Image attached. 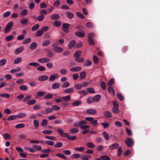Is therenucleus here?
Segmentation results:
<instances>
[{"label": "nucleus", "instance_id": "obj_55", "mask_svg": "<svg viewBox=\"0 0 160 160\" xmlns=\"http://www.w3.org/2000/svg\"><path fill=\"white\" fill-rule=\"evenodd\" d=\"M7 61L5 59H3L0 60V66H2L6 63Z\"/></svg>", "mask_w": 160, "mask_h": 160}, {"label": "nucleus", "instance_id": "obj_44", "mask_svg": "<svg viewBox=\"0 0 160 160\" xmlns=\"http://www.w3.org/2000/svg\"><path fill=\"white\" fill-rule=\"evenodd\" d=\"M87 91L90 93H94L95 92V90L92 88H88L87 89Z\"/></svg>", "mask_w": 160, "mask_h": 160}, {"label": "nucleus", "instance_id": "obj_30", "mask_svg": "<svg viewBox=\"0 0 160 160\" xmlns=\"http://www.w3.org/2000/svg\"><path fill=\"white\" fill-rule=\"evenodd\" d=\"M66 14L67 17L69 19H72L74 16L73 13L70 12H66Z\"/></svg>", "mask_w": 160, "mask_h": 160}, {"label": "nucleus", "instance_id": "obj_2", "mask_svg": "<svg viewBox=\"0 0 160 160\" xmlns=\"http://www.w3.org/2000/svg\"><path fill=\"white\" fill-rule=\"evenodd\" d=\"M13 22L11 21L9 22L7 25L5 30H4V32L5 33H8L9 32L10 30H11L12 27L13 26Z\"/></svg>", "mask_w": 160, "mask_h": 160}, {"label": "nucleus", "instance_id": "obj_26", "mask_svg": "<svg viewBox=\"0 0 160 160\" xmlns=\"http://www.w3.org/2000/svg\"><path fill=\"white\" fill-rule=\"evenodd\" d=\"M78 132V129L76 128H71L69 130V132L71 134H74Z\"/></svg>", "mask_w": 160, "mask_h": 160}, {"label": "nucleus", "instance_id": "obj_6", "mask_svg": "<svg viewBox=\"0 0 160 160\" xmlns=\"http://www.w3.org/2000/svg\"><path fill=\"white\" fill-rule=\"evenodd\" d=\"M49 61V58H39L38 61L41 63H45L48 62Z\"/></svg>", "mask_w": 160, "mask_h": 160}, {"label": "nucleus", "instance_id": "obj_64", "mask_svg": "<svg viewBox=\"0 0 160 160\" xmlns=\"http://www.w3.org/2000/svg\"><path fill=\"white\" fill-rule=\"evenodd\" d=\"M70 85V83L68 82H65L62 85V87L63 88H66L68 87Z\"/></svg>", "mask_w": 160, "mask_h": 160}, {"label": "nucleus", "instance_id": "obj_8", "mask_svg": "<svg viewBox=\"0 0 160 160\" xmlns=\"http://www.w3.org/2000/svg\"><path fill=\"white\" fill-rule=\"evenodd\" d=\"M74 34L76 36L81 38H82L85 36V33L83 31H81L75 32Z\"/></svg>", "mask_w": 160, "mask_h": 160}, {"label": "nucleus", "instance_id": "obj_45", "mask_svg": "<svg viewBox=\"0 0 160 160\" xmlns=\"http://www.w3.org/2000/svg\"><path fill=\"white\" fill-rule=\"evenodd\" d=\"M25 125L23 123H20L17 124L15 127L16 128H24L25 127Z\"/></svg>", "mask_w": 160, "mask_h": 160}, {"label": "nucleus", "instance_id": "obj_29", "mask_svg": "<svg viewBox=\"0 0 160 160\" xmlns=\"http://www.w3.org/2000/svg\"><path fill=\"white\" fill-rule=\"evenodd\" d=\"M71 99V96L70 95H68L65 97H62V99L63 101H69Z\"/></svg>", "mask_w": 160, "mask_h": 160}, {"label": "nucleus", "instance_id": "obj_60", "mask_svg": "<svg viewBox=\"0 0 160 160\" xmlns=\"http://www.w3.org/2000/svg\"><path fill=\"white\" fill-rule=\"evenodd\" d=\"M44 18V17L43 15H41L37 17V20L38 21H41L43 20Z\"/></svg>", "mask_w": 160, "mask_h": 160}, {"label": "nucleus", "instance_id": "obj_23", "mask_svg": "<svg viewBox=\"0 0 160 160\" xmlns=\"http://www.w3.org/2000/svg\"><path fill=\"white\" fill-rule=\"evenodd\" d=\"M103 137L106 140H108L109 139V137L108 134L106 132H102Z\"/></svg>", "mask_w": 160, "mask_h": 160}, {"label": "nucleus", "instance_id": "obj_13", "mask_svg": "<svg viewBox=\"0 0 160 160\" xmlns=\"http://www.w3.org/2000/svg\"><path fill=\"white\" fill-rule=\"evenodd\" d=\"M37 47V43L35 42H34L31 43L29 46V48L31 50H33L35 49Z\"/></svg>", "mask_w": 160, "mask_h": 160}, {"label": "nucleus", "instance_id": "obj_41", "mask_svg": "<svg viewBox=\"0 0 160 160\" xmlns=\"http://www.w3.org/2000/svg\"><path fill=\"white\" fill-rule=\"evenodd\" d=\"M81 102L80 101H77L73 102L72 103V105L74 106H78L81 104Z\"/></svg>", "mask_w": 160, "mask_h": 160}, {"label": "nucleus", "instance_id": "obj_50", "mask_svg": "<svg viewBox=\"0 0 160 160\" xmlns=\"http://www.w3.org/2000/svg\"><path fill=\"white\" fill-rule=\"evenodd\" d=\"M43 33V32L42 30L40 29L36 33V36L38 37H40L42 35Z\"/></svg>", "mask_w": 160, "mask_h": 160}, {"label": "nucleus", "instance_id": "obj_54", "mask_svg": "<svg viewBox=\"0 0 160 160\" xmlns=\"http://www.w3.org/2000/svg\"><path fill=\"white\" fill-rule=\"evenodd\" d=\"M78 93L80 94L83 96L88 94L87 92L86 91L84 90H80L78 92Z\"/></svg>", "mask_w": 160, "mask_h": 160}, {"label": "nucleus", "instance_id": "obj_63", "mask_svg": "<svg viewBox=\"0 0 160 160\" xmlns=\"http://www.w3.org/2000/svg\"><path fill=\"white\" fill-rule=\"evenodd\" d=\"M70 26V24L68 23H64L62 25V28H68Z\"/></svg>", "mask_w": 160, "mask_h": 160}, {"label": "nucleus", "instance_id": "obj_33", "mask_svg": "<svg viewBox=\"0 0 160 160\" xmlns=\"http://www.w3.org/2000/svg\"><path fill=\"white\" fill-rule=\"evenodd\" d=\"M60 84L59 83H54L52 85V88L53 89H56L60 87Z\"/></svg>", "mask_w": 160, "mask_h": 160}, {"label": "nucleus", "instance_id": "obj_49", "mask_svg": "<svg viewBox=\"0 0 160 160\" xmlns=\"http://www.w3.org/2000/svg\"><path fill=\"white\" fill-rule=\"evenodd\" d=\"M0 96L6 98H9L10 96L9 94L8 93H2L0 94Z\"/></svg>", "mask_w": 160, "mask_h": 160}, {"label": "nucleus", "instance_id": "obj_18", "mask_svg": "<svg viewBox=\"0 0 160 160\" xmlns=\"http://www.w3.org/2000/svg\"><path fill=\"white\" fill-rule=\"evenodd\" d=\"M74 92V89L73 88H70L66 89L64 92L66 93H72Z\"/></svg>", "mask_w": 160, "mask_h": 160}, {"label": "nucleus", "instance_id": "obj_46", "mask_svg": "<svg viewBox=\"0 0 160 160\" xmlns=\"http://www.w3.org/2000/svg\"><path fill=\"white\" fill-rule=\"evenodd\" d=\"M75 60L76 61L80 63L83 62L84 61V59L82 58H80V57L75 58Z\"/></svg>", "mask_w": 160, "mask_h": 160}, {"label": "nucleus", "instance_id": "obj_5", "mask_svg": "<svg viewBox=\"0 0 160 160\" xmlns=\"http://www.w3.org/2000/svg\"><path fill=\"white\" fill-rule=\"evenodd\" d=\"M125 143L127 146L131 147L133 144L132 139L130 138H127L125 140Z\"/></svg>", "mask_w": 160, "mask_h": 160}, {"label": "nucleus", "instance_id": "obj_31", "mask_svg": "<svg viewBox=\"0 0 160 160\" xmlns=\"http://www.w3.org/2000/svg\"><path fill=\"white\" fill-rule=\"evenodd\" d=\"M74 87L77 90H79L82 88V85L81 83L77 84L74 85Z\"/></svg>", "mask_w": 160, "mask_h": 160}, {"label": "nucleus", "instance_id": "obj_42", "mask_svg": "<svg viewBox=\"0 0 160 160\" xmlns=\"http://www.w3.org/2000/svg\"><path fill=\"white\" fill-rule=\"evenodd\" d=\"M39 25L38 24H36L32 27V30L33 31H35L37 30L39 28Z\"/></svg>", "mask_w": 160, "mask_h": 160}, {"label": "nucleus", "instance_id": "obj_16", "mask_svg": "<svg viewBox=\"0 0 160 160\" xmlns=\"http://www.w3.org/2000/svg\"><path fill=\"white\" fill-rule=\"evenodd\" d=\"M104 116L105 117L110 118L112 116L111 113L109 111H106L104 112Z\"/></svg>", "mask_w": 160, "mask_h": 160}, {"label": "nucleus", "instance_id": "obj_1", "mask_svg": "<svg viewBox=\"0 0 160 160\" xmlns=\"http://www.w3.org/2000/svg\"><path fill=\"white\" fill-rule=\"evenodd\" d=\"M86 120L90 122V124L95 126L98 124V121L97 120H94L92 117H87L85 119Z\"/></svg>", "mask_w": 160, "mask_h": 160}, {"label": "nucleus", "instance_id": "obj_47", "mask_svg": "<svg viewBox=\"0 0 160 160\" xmlns=\"http://www.w3.org/2000/svg\"><path fill=\"white\" fill-rule=\"evenodd\" d=\"M34 126L35 128H38L39 126V122L36 119L33 120Z\"/></svg>", "mask_w": 160, "mask_h": 160}, {"label": "nucleus", "instance_id": "obj_35", "mask_svg": "<svg viewBox=\"0 0 160 160\" xmlns=\"http://www.w3.org/2000/svg\"><path fill=\"white\" fill-rule=\"evenodd\" d=\"M17 118V115H13L9 116L7 119L9 121L14 120Z\"/></svg>", "mask_w": 160, "mask_h": 160}, {"label": "nucleus", "instance_id": "obj_57", "mask_svg": "<svg viewBox=\"0 0 160 160\" xmlns=\"http://www.w3.org/2000/svg\"><path fill=\"white\" fill-rule=\"evenodd\" d=\"M77 15L78 17L81 19L84 18H85V17L83 14L79 12H77Z\"/></svg>", "mask_w": 160, "mask_h": 160}, {"label": "nucleus", "instance_id": "obj_11", "mask_svg": "<svg viewBox=\"0 0 160 160\" xmlns=\"http://www.w3.org/2000/svg\"><path fill=\"white\" fill-rule=\"evenodd\" d=\"M82 69L81 67L78 66L72 67L70 69V70L72 72H77L80 71Z\"/></svg>", "mask_w": 160, "mask_h": 160}, {"label": "nucleus", "instance_id": "obj_14", "mask_svg": "<svg viewBox=\"0 0 160 160\" xmlns=\"http://www.w3.org/2000/svg\"><path fill=\"white\" fill-rule=\"evenodd\" d=\"M82 53V52L81 51L78 50L76 51L74 54V57L75 58L80 57Z\"/></svg>", "mask_w": 160, "mask_h": 160}, {"label": "nucleus", "instance_id": "obj_27", "mask_svg": "<svg viewBox=\"0 0 160 160\" xmlns=\"http://www.w3.org/2000/svg\"><path fill=\"white\" fill-rule=\"evenodd\" d=\"M59 77V75L58 74L56 73L51 75V81H53L56 78H57Z\"/></svg>", "mask_w": 160, "mask_h": 160}, {"label": "nucleus", "instance_id": "obj_12", "mask_svg": "<svg viewBox=\"0 0 160 160\" xmlns=\"http://www.w3.org/2000/svg\"><path fill=\"white\" fill-rule=\"evenodd\" d=\"M86 112L90 114H95L97 112V111L94 109H90L87 110Z\"/></svg>", "mask_w": 160, "mask_h": 160}, {"label": "nucleus", "instance_id": "obj_39", "mask_svg": "<svg viewBox=\"0 0 160 160\" xmlns=\"http://www.w3.org/2000/svg\"><path fill=\"white\" fill-rule=\"evenodd\" d=\"M92 64V62L89 60H87L84 63L83 65L85 66H88L91 65Z\"/></svg>", "mask_w": 160, "mask_h": 160}, {"label": "nucleus", "instance_id": "obj_38", "mask_svg": "<svg viewBox=\"0 0 160 160\" xmlns=\"http://www.w3.org/2000/svg\"><path fill=\"white\" fill-rule=\"evenodd\" d=\"M31 41V39L30 38H26L22 42V43L23 44H26L30 42Z\"/></svg>", "mask_w": 160, "mask_h": 160}, {"label": "nucleus", "instance_id": "obj_48", "mask_svg": "<svg viewBox=\"0 0 160 160\" xmlns=\"http://www.w3.org/2000/svg\"><path fill=\"white\" fill-rule=\"evenodd\" d=\"M36 102V101L35 99H32L29 100V101L28 102L27 104L29 105H32Z\"/></svg>", "mask_w": 160, "mask_h": 160}, {"label": "nucleus", "instance_id": "obj_34", "mask_svg": "<svg viewBox=\"0 0 160 160\" xmlns=\"http://www.w3.org/2000/svg\"><path fill=\"white\" fill-rule=\"evenodd\" d=\"M88 147L91 148H93L95 147L94 144L92 142H89L87 143Z\"/></svg>", "mask_w": 160, "mask_h": 160}, {"label": "nucleus", "instance_id": "obj_62", "mask_svg": "<svg viewBox=\"0 0 160 160\" xmlns=\"http://www.w3.org/2000/svg\"><path fill=\"white\" fill-rule=\"evenodd\" d=\"M11 14V12L10 11L5 12L3 13V17L4 18H7Z\"/></svg>", "mask_w": 160, "mask_h": 160}, {"label": "nucleus", "instance_id": "obj_56", "mask_svg": "<svg viewBox=\"0 0 160 160\" xmlns=\"http://www.w3.org/2000/svg\"><path fill=\"white\" fill-rule=\"evenodd\" d=\"M87 102L89 104H91L94 102L93 97H89L87 99Z\"/></svg>", "mask_w": 160, "mask_h": 160}, {"label": "nucleus", "instance_id": "obj_10", "mask_svg": "<svg viewBox=\"0 0 160 160\" xmlns=\"http://www.w3.org/2000/svg\"><path fill=\"white\" fill-rule=\"evenodd\" d=\"M76 44V41L74 40L71 41L68 44V48L69 49H71L74 47Z\"/></svg>", "mask_w": 160, "mask_h": 160}, {"label": "nucleus", "instance_id": "obj_52", "mask_svg": "<svg viewBox=\"0 0 160 160\" xmlns=\"http://www.w3.org/2000/svg\"><path fill=\"white\" fill-rule=\"evenodd\" d=\"M80 157V155L78 153H76L73 154L71 156L72 158L74 159H78Z\"/></svg>", "mask_w": 160, "mask_h": 160}, {"label": "nucleus", "instance_id": "obj_21", "mask_svg": "<svg viewBox=\"0 0 160 160\" xmlns=\"http://www.w3.org/2000/svg\"><path fill=\"white\" fill-rule=\"evenodd\" d=\"M22 60V58L21 57H18L15 59L14 63L15 64H18L21 62Z\"/></svg>", "mask_w": 160, "mask_h": 160}, {"label": "nucleus", "instance_id": "obj_37", "mask_svg": "<svg viewBox=\"0 0 160 160\" xmlns=\"http://www.w3.org/2000/svg\"><path fill=\"white\" fill-rule=\"evenodd\" d=\"M32 147L36 150L40 151L42 150V147L39 145H34Z\"/></svg>", "mask_w": 160, "mask_h": 160}, {"label": "nucleus", "instance_id": "obj_59", "mask_svg": "<svg viewBox=\"0 0 160 160\" xmlns=\"http://www.w3.org/2000/svg\"><path fill=\"white\" fill-rule=\"evenodd\" d=\"M62 143L61 142H58L56 143L54 145V147L57 148H59L62 146Z\"/></svg>", "mask_w": 160, "mask_h": 160}, {"label": "nucleus", "instance_id": "obj_3", "mask_svg": "<svg viewBox=\"0 0 160 160\" xmlns=\"http://www.w3.org/2000/svg\"><path fill=\"white\" fill-rule=\"evenodd\" d=\"M54 51L58 53H60L63 51V49L62 48L58 47L57 45L54 44L52 45Z\"/></svg>", "mask_w": 160, "mask_h": 160}, {"label": "nucleus", "instance_id": "obj_28", "mask_svg": "<svg viewBox=\"0 0 160 160\" xmlns=\"http://www.w3.org/2000/svg\"><path fill=\"white\" fill-rule=\"evenodd\" d=\"M19 89L22 91H26L28 89V87L26 85H23L20 86L19 87Z\"/></svg>", "mask_w": 160, "mask_h": 160}, {"label": "nucleus", "instance_id": "obj_40", "mask_svg": "<svg viewBox=\"0 0 160 160\" xmlns=\"http://www.w3.org/2000/svg\"><path fill=\"white\" fill-rule=\"evenodd\" d=\"M100 86L103 90L106 89V83L102 81L101 82Z\"/></svg>", "mask_w": 160, "mask_h": 160}, {"label": "nucleus", "instance_id": "obj_36", "mask_svg": "<svg viewBox=\"0 0 160 160\" xmlns=\"http://www.w3.org/2000/svg\"><path fill=\"white\" fill-rule=\"evenodd\" d=\"M26 116V114L24 113H19L17 115V118H24Z\"/></svg>", "mask_w": 160, "mask_h": 160}, {"label": "nucleus", "instance_id": "obj_61", "mask_svg": "<svg viewBox=\"0 0 160 160\" xmlns=\"http://www.w3.org/2000/svg\"><path fill=\"white\" fill-rule=\"evenodd\" d=\"M57 156L61 158H62L66 159L67 158L63 154L58 153L56 154Z\"/></svg>", "mask_w": 160, "mask_h": 160}, {"label": "nucleus", "instance_id": "obj_7", "mask_svg": "<svg viewBox=\"0 0 160 160\" xmlns=\"http://www.w3.org/2000/svg\"><path fill=\"white\" fill-rule=\"evenodd\" d=\"M48 78V76L43 75L39 76L38 79L40 81L43 82L47 80Z\"/></svg>", "mask_w": 160, "mask_h": 160}, {"label": "nucleus", "instance_id": "obj_15", "mask_svg": "<svg viewBox=\"0 0 160 160\" xmlns=\"http://www.w3.org/2000/svg\"><path fill=\"white\" fill-rule=\"evenodd\" d=\"M101 98V97L100 95L98 94L95 95V96L93 97L94 102H99Z\"/></svg>", "mask_w": 160, "mask_h": 160}, {"label": "nucleus", "instance_id": "obj_53", "mask_svg": "<svg viewBox=\"0 0 160 160\" xmlns=\"http://www.w3.org/2000/svg\"><path fill=\"white\" fill-rule=\"evenodd\" d=\"M85 149V148L83 147L76 148H75V150L80 152H83L84 150Z\"/></svg>", "mask_w": 160, "mask_h": 160}, {"label": "nucleus", "instance_id": "obj_25", "mask_svg": "<svg viewBox=\"0 0 160 160\" xmlns=\"http://www.w3.org/2000/svg\"><path fill=\"white\" fill-rule=\"evenodd\" d=\"M86 72L85 71L82 72L80 74V79H83L85 78L86 77Z\"/></svg>", "mask_w": 160, "mask_h": 160}, {"label": "nucleus", "instance_id": "obj_51", "mask_svg": "<svg viewBox=\"0 0 160 160\" xmlns=\"http://www.w3.org/2000/svg\"><path fill=\"white\" fill-rule=\"evenodd\" d=\"M101 158L103 160H111L110 158L107 155H103L101 156Z\"/></svg>", "mask_w": 160, "mask_h": 160}, {"label": "nucleus", "instance_id": "obj_43", "mask_svg": "<svg viewBox=\"0 0 160 160\" xmlns=\"http://www.w3.org/2000/svg\"><path fill=\"white\" fill-rule=\"evenodd\" d=\"M20 22L22 24H27L28 22V20L27 19H21Z\"/></svg>", "mask_w": 160, "mask_h": 160}, {"label": "nucleus", "instance_id": "obj_58", "mask_svg": "<svg viewBox=\"0 0 160 160\" xmlns=\"http://www.w3.org/2000/svg\"><path fill=\"white\" fill-rule=\"evenodd\" d=\"M4 138L5 139H8L10 138L11 136L8 133H5L3 135Z\"/></svg>", "mask_w": 160, "mask_h": 160}, {"label": "nucleus", "instance_id": "obj_19", "mask_svg": "<svg viewBox=\"0 0 160 160\" xmlns=\"http://www.w3.org/2000/svg\"><path fill=\"white\" fill-rule=\"evenodd\" d=\"M28 13V10L27 9H25L22 10L20 12V15L22 17L26 16Z\"/></svg>", "mask_w": 160, "mask_h": 160}, {"label": "nucleus", "instance_id": "obj_32", "mask_svg": "<svg viewBox=\"0 0 160 160\" xmlns=\"http://www.w3.org/2000/svg\"><path fill=\"white\" fill-rule=\"evenodd\" d=\"M46 93L42 91H40L37 92V97H42L43 96L45 95Z\"/></svg>", "mask_w": 160, "mask_h": 160}, {"label": "nucleus", "instance_id": "obj_20", "mask_svg": "<svg viewBox=\"0 0 160 160\" xmlns=\"http://www.w3.org/2000/svg\"><path fill=\"white\" fill-rule=\"evenodd\" d=\"M61 108L59 106L57 105H54L52 106V108H51V112L53 110L58 111Z\"/></svg>", "mask_w": 160, "mask_h": 160}, {"label": "nucleus", "instance_id": "obj_9", "mask_svg": "<svg viewBox=\"0 0 160 160\" xmlns=\"http://www.w3.org/2000/svg\"><path fill=\"white\" fill-rule=\"evenodd\" d=\"M119 146V144L118 143H114L109 146V149L112 150L117 149Z\"/></svg>", "mask_w": 160, "mask_h": 160}, {"label": "nucleus", "instance_id": "obj_4", "mask_svg": "<svg viewBox=\"0 0 160 160\" xmlns=\"http://www.w3.org/2000/svg\"><path fill=\"white\" fill-rule=\"evenodd\" d=\"M24 49L23 46H21L17 49L14 51V53L15 54L17 55L22 52Z\"/></svg>", "mask_w": 160, "mask_h": 160}, {"label": "nucleus", "instance_id": "obj_24", "mask_svg": "<svg viewBox=\"0 0 160 160\" xmlns=\"http://www.w3.org/2000/svg\"><path fill=\"white\" fill-rule=\"evenodd\" d=\"M51 18L53 20H57L60 18V16L58 14H55L52 15Z\"/></svg>", "mask_w": 160, "mask_h": 160}, {"label": "nucleus", "instance_id": "obj_17", "mask_svg": "<svg viewBox=\"0 0 160 160\" xmlns=\"http://www.w3.org/2000/svg\"><path fill=\"white\" fill-rule=\"evenodd\" d=\"M108 90L109 92L111 95L114 96L115 94V92L114 91L112 87L109 86L108 88Z\"/></svg>", "mask_w": 160, "mask_h": 160}, {"label": "nucleus", "instance_id": "obj_22", "mask_svg": "<svg viewBox=\"0 0 160 160\" xmlns=\"http://www.w3.org/2000/svg\"><path fill=\"white\" fill-rule=\"evenodd\" d=\"M32 98V96L31 95H28L26 96L23 100V102H27V103L29 101V100L31 99Z\"/></svg>", "mask_w": 160, "mask_h": 160}]
</instances>
